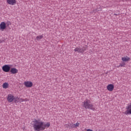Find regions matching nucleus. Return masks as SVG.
Here are the masks:
<instances>
[{"instance_id":"obj_1","label":"nucleus","mask_w":131,"mask_h":131,"mask_svg":"<svg viewBox=\"0 0 131 131\" xmlns=\"http://www.w3.org/2000/svg\"><path fill=\"white\" fill-rule=\"evenodd\" d=\"M33 122V127L35 131L45 130V129L51 126V123L50 122H48L45 124L43 121L39 119H35Z\"/></svg>"},{"instance_id":"obj_6","label":"nucleus","mask_w":131,"mask_h":131,"mask_svg":"<svg viewBox=\"0 0 131 131\" xmlns=\"http://www.w3.org/2000/svg\"><path fill=\"white\" fill-rule=\"evenodd\" d=\"M11 69V67L9 64H5L2 67V70L4 72H9Z\"/></svg>"},{"instance_id":"obj_16","label":"nucleus","mask_w":131,"mask_h":131,"mask_svg":"<svg viewBox=\"0 0 131 131\" xmlns=\"http://www.w3.org/2000/svg\"><path fill=\"white\" fill-rule=\"evenodd\" d=\"M102 10V7H100V6H98V8L94 10V12H99V11H101Z\"/></svg>"},{"instance_id":"obj_12","label":"nucleus","mask_w":131,"mask_h":131,"mask_svg":"<svg viewBox=\"0 0 131 131\" xmlns=\"http://www.w3.org/2000/svg\"><path fill=\"white\" fill-rule=\"evenodd\" d=\"M25 101V99L23 98H18V97H16V100H15V103H21V102H24Z\"/></svg>"},{"instance_id":"obj_11","label":"nucleus","mask_w":131,"mask_h":131,"mask_svg":"<svg viewBox=\"0 0 131 131\" xmlns=\"http://www.w3.org/2000/svg\"><path fill=\"white\" fill-rule=\"evenodd\" d=\"M11 73L12 74H16V73H18V70L15 68H13L11 69L10 70Z\"/></svg>"},{"instance_id":"obj_14","label":"nucleus","mask_w":131,"mask_h":131,"mask_svg":"<svg viewBox=\"0 0 131 131\" xmlns=\"http://www.w3.org/2000/svg\"><path fill=\"white\" fill-rule=\"evenodd\" d=\"M3 89H8L9 88V84L7 82H5L3 84Z\"/></svg>"},{"instance_id":"obj_3","label":"nucleus","mask_w":131,"mask_h":131,"mask_svg":"<svg viewBox=\"0 0 131 131\" xmlns=\"http://www.w3.org/2000/svg\"><path fill=\"white\" fill-rule=\"evenodd\" d=\"M16 99H17L16 97L14 96L12 94H9L7 96V101L9 103H12L13 101L15 103Z\"/></svg>"},{"instance_id":"obj_18","label":"nucleus","mask_w":131,"mask_h":131,"mask_svg":"<svg viewBox=\"0 0 131 131\" xmlns=\"http://www.w3.org/2000/svg\"><path fill=\"white\" fill-rule=\"evenodd\" d=\"M74 124L75 125V127H78V126H79V123H78V122H77Z\"/></svg>"},{"instance_id":"obj_4","label":"nucleus","mask_w":131,"mask_h":131,"mask_svg":"<svg viewBox=\"0 0 131 131\" xmlns=\"http://www.w3.org/2000/svg\"><path fill=\"white\" fill-rule=\"evenodd\" d=\"M74 51L75 52H77L78 53H81V54H83L85 51H86V48L83 47L82 48L77 47L76 48Z\"/></svg>"},{"instance_id":"obj_17","label":"nucleus","mask_w":131,"mask_h":131,"mask_svg":"<svg viewBox=\"0 0 131 131\" xmlns=\"http://www.w3.org/2000/svg\"><path fill=\"white\" fill-rule=\"evenodd\" d=\"M124 66H125V63L122 62V63H120L118 67H124Z\"/></svg>"},{"instance_id":"obj_19","label":"nucleus","mask_w":131,"mask_h":131,"mask_svg":"<svg viewBox=\"0 0 131 131\" xmlns=\"http://www.w3.org/2000/svg\"><path fill=\"white\" fill-rule=\"evenodd\" d=\"M71 126L72 128H74V127H75L74 124H71Z\"/></svg>"},{"instance_id":"obj_7","label":"nucleus","mask_w":131,"mask_h":131,"mask_svg":"<svg viewBox=\"0 0 131 131\" xmlns=\"http://www.w3.org/2000/svg\"><path fill=\"white\" fill-rule=\"evenodd\" d=\"M7 28V26L6 25V23L3 21L0 24V29H1V30L4 31L5 30V29Z\"/></svg>"},{"instance_id":"obj_13","label":"nucleus","mask_w":131,"mask_h":131,"mask_svg":"<svg viewBox=\"0 0 131 131\" xmlns=\"http://www.w3.org/2000/svg\"><path fill=\"white\" fill-rule=\"evenodd\" d=\"M130 60V58L126 56L122 58V60L123 62H127Z\"/></svg>"},{"instance_id":"obj_2","label":"nucleus","mask_w":131,"mask_h":131,"mask_svg":"<svg viewBox=\"0 0 131 131\" xmlns=\"http://www.w3.org/2000/svg\"><path fill=\"white\" fill-rule=\"evenodd\" d=\"M90 103H91V101L89 99H86L82 102L83 107H84L85 109H90V110H92V111H96V108L94 107V105Z\"/></svg>"},{"instance_id":"obj_9","label":"nucleus","mask_w":131,"mask_h":131,"mask_svg":"<svg viewBox=\"0 0 131 131\" xmlns=\"http://www.w3.org/2000/svg\"><path fill=\"white\" fill-rule=\"evenodd\" d=\"M7 3L8 5L14 6V5H16L17 1H16V0H7Z\"/></svg>"},{"instance_id":"obj_20","label":"nucleus","mask_w":131,"mask_h":131,"mask_svg":"<svg viewBox=\"0 0 131 131\" xmlns=\"http://www.w3.org/2000/svg\"><path fill=\"white\" fill-rule=\"evenodd\" d=\"M3 40H0V43H2V42H3Z\"/></svg>"},{"instance_id":"obj_10","label":"nucleus","mask_w":131,"mask_h":131,"mask_svg":"<svg viewBox=\"0 0 131 131\" xmlns=\"http://www.w3.org/2000/svg\"><path fill=\"white\" fill-rule=\"evenodd\" d=\"M107 90H108L110 92H112L113 90H114V85L112 84H110L107 86Z\"/></svg>"},{"instance_id":"obj_8","label":"nucleus","mask_w":131,"mask_h":131,"mask_svg":"<svg viewBox=\"0 0 131 131\" xmlns=\"http://www.w3.org/2000/svg\"><path fill=\"white\" fill-rule=\"evenodd\" d=\"M24 85L27 88H31L32 85H33V84L32 83V82L31 81H26L24 82Z\"/></svg>"},{"instance_id":"obj_5","label":"nucleus","mask_w":131,"mask_h":131,"mask_svg":"<svg viewBox=\"0 0 131 131\" xmlns=\"http://www.w3.org/2000/svg\"><path fill=\"white\" fill-rule=\"evenodd\" d=\"M126 111L124 113V114L125 115H131V103L130 105L126 106Z\"/></svg>"},{"instance_id":"obj_15","label":"nucleus","mask_w":131,"mask_h":131,"mask_svg":"<svg viewBox=\"0 0 131 131\" xmlns=\"http://www.w3.org/2000/svg\"><path fill=\"white\" fill-rule=\"evenodd\" d=\"M42 37H43V35H41L40 36H37L36 38L37 40H40V39H41Z\"/></svg>"}]
</instances>
